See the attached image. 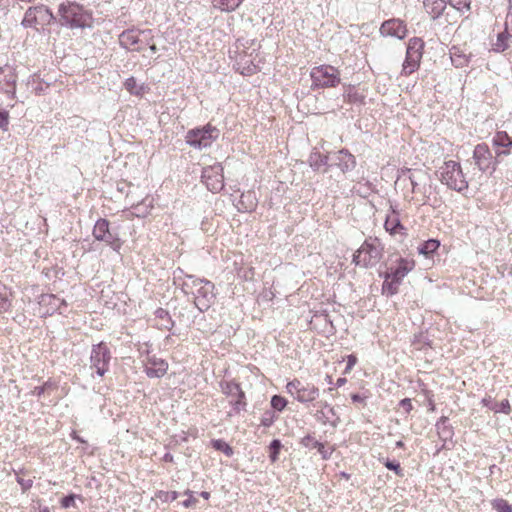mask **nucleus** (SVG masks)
Listing matches in <instances>:
<instances>
[{
	"label": "nucleus",
	"instance_id": "obj_1",
	"mask_svg": "<svg viewBox=\"0 0 512 512\" xmlns=\"http://www.w3.org/2000/svg\"><path fill=\"white\" fill-rule=\"evenodd\" d=\"M181 289L193 299L194 305L200 312L207 311L214 302V284L204 278L184 274Z\"/></svg>",
	"mask_w": 512,
	"mask_h": 512
},
{
	"label": "nucleus",
	"instance_id": "obj_2",
	"mask_svg": "<svg viewBox=\"0 0 512 512\" xmlns=\"http://www.w3.org/2000/svg\"><path fill=\"white\" fill-rule=\"evenodd\" d=\"M235 68L242 75H252L260 70V44L256 39H238L235 44Z\"/></svg>",
	"mask_w": 512,
	"mask_h": 512
},
{
	"label": "nucleus",
	"instance_id": "obj_3",
	"mask_svg": "<svg viewBox=\"0 0 512 512\" xmlns=\"http://www.w3.org/2000/svg\"><path fill=\"white\" fill-rule=\"evenodd\" d=\"M58 12L62 25L71 29H84L92 26V14L76 2L62 3L59 6Z\"/></svg>",
	"mask_w": 512,
	"mask_h": 512
},
{
	"label": "nucleus",
	"instance_id": "obj_4",
	"mask_svg": "<svg viewBox=\"0 0 512 512\" xmlns=\"http://www.w3.org/2000/svg\"><path fill=\"white\" fill-rule=\"evenodd\" d=\"M437 176L451 190L463 192L468 189V181L459 162L445 161L437 170Z\"/></svg>",
	"mask_w": 512,
	"mask_h": 512
},
{
	"label": "nucleus",
	"instance_id": "obj_5",
	"mask_svg": "<svg viewBox=\"0 0 512 512\" xmlns=\"http://www.w3.org/2000/svg\"><path fill=\"white\" fill-rule=\"evenodd\" d=\"M384 246L378 238L366 239L353 256L357 266L369 268L377 265L383 257Z\"/></svg>",
	"mask_w": 512,
	"mask_h": 512
},
{
	"label": "nucleus",
	"instance_id": "obj_6",
	"mask_svg": "<svg viewBox=\"0 0 512 512\" xmlns=\"http://www.w3.org/2000/svg\"><path fill=\"white\" fill-rule=\"evenodd\" d=\"M153 40L150 29H128L119 35V44L122 48L132 52H142Z\"/></svg>",
	"mask_w": 512,
	"mask_h": 512
},
{
	"label": "nucleus",
	"instance_id": "obj_7",
	"mask_svg": "<svg viewBox=\"0 0 512 512\" xmlns=\"http://www.w3.org/2000/svg\"><path fill=\"white\" fill-rule=\"evenodd\" d=\"M409 180L412 193L415 195H420L419 199L422 204H426L428 202L429 194L431 193V185L428 184L430 177L427 172L423 170H411L407 169L402 172V175L399 179L405 178Z\"/></svg>",
	"mask_w": 512,
	"mask_h": 512
},
{
	"label": "nucleus",
	"instance_id": "obj_8",
	"mask_svg": "<svg viewBox=\"0 0 512 512\" xmlns=\"http://www.w3.org/2000/svg\"><path fill=\"white\" fill-rule=\"evenodd\" d=\"M312 88L335 87L340 83L338 69L331 65H320L312 68L310 72Z\"/></svg>",
	"mask_w": 512,
	"mask_h": 512
},
{
	"label": "nucleus",
	"instance_id": "obj_9",
	"mask_svg": "<svg viewBox=\"0 0 512 512\" xmlns=\"http://www.w3.org/2000/svg\"><path fill=\"white\" fill-rule=\"evenodd\" d=\"M218 137L219 131L215 127L207 125L203 128L188 131L185 140L193 148L204 149L210 147Z\"/></svg>",
	"mask_w": 512,
	"mask_h": 512
},
{
	"label": "nucleus",
	"instance_id": "obj_10",
	"mask_svg": "<svg viewBox=\"0 0 512 512\" xmlns=\"http://www.w3.org/2000/svg\"><path fill=\"white\" fill-rule=\"evenodd\" d=\"M111 358V351L105 342L94 344L90 353V368L103 377L109 370Z\"/></svg>",
	"mask_w": 512,
	"mask_h": 512
},
{
	"label": "nucleus",
	"instance_id": "obj_11",
	"mask_svg": "<svg viewBox=\"0 0 512 512\" xmlns=\"http://www.w3.org/2000/svg\"><path fill=\"white\" fill-rule=\"evenodd\" d=\"M423 48L424 42L421 38L414 37L409 40L402 68V73L404 75L413 73L419 67Z\"/></svg>",
	"mask_w": 512,
	"mask_h": 512
},
{
	"label": "nucleus",
	"instance_id": "obj_12",
	"mask_svg": "<svg viewBox=\"0 0 512 512\" xmlns=\"http://www.w3.org/2000/svg\"><path fill=\"white\" fill-rule=\"evenodd\" d=\"M287 392L301 403H308L316 400L319 396V389L312 384H303L300 380L294 379L286 385Z\"/></svg>",
	"mask_w": 512,
	"mask_h": 512
},
{
	"label": "nucleus",
	"instance_id": "obj_13",
	"mask_svg": "<svg viewBox=\"0 0 512 512\" xmlns=\"http://www.w3.org/2000/svg\"><path fill=\"white\" fill-rule=\"evenodd\" d=\"M220 388L222 393L229 398V403L235 414L245 409V394L237 382L223 380L220 382Z\"/></svg>",
	"mask_w": 512,
	"mask_h": 512
},
{
	"label": "nucleus",
	"instance_id": "obj_14",
	"mask_svg": "<svg viewBox=\"0 0 512 512\" xmlns=\"http://www.w3.org/2000/svg\"><path fill=\"white\" fill-rule=\"evenodd\" d=\"M201 178L212 193H218L224 188L223 167L220 163L203 168Z\"/></svg>",
	"mask_w": 512,
	"mask_h": 512
},
{
	"label": "nucleus",
	"instance_id": "obj_15",
	"mask_svg": "<svg viewBox=\"0 0 512 512\" xmlns=\"http://www.w3.org/2000/svg\"><path fill=\"white\" fill-rule=\"evenodd\" d=\"M92 234L96 240L105 242L114 251H120L122 242L117 234H114L110 231L108 220L104 218L98 219L94 225Z\"/></svg>",
	"mask_w": 512,
	"mask_h": 512
},
{
	"label": "nucleus",
	"instance_id": "obj_16",
	"mask_svg": "<svg viewBox=\"0 0 512 512\" xmlns=\"http://www.w3.org/2000/svg\"><path fill=\"white\" fill-rule=\"evenodd\" d=\"M16 82V69L9 64L0 66V94L7 100L12 101L15 98Z\"/></svg>",
	"mask_w": 512,
	"mask_h": 512
},
{
	"label": "nucleus",
	"instance_id": "obj_17",
	"mask_svg": "<svg viewBox=\"0 0 512 512\" xmlns=\"http://www.w3.org/2000/svg\"><path fill=\"white\" fill-rule=\"evenodd\" d=\"M473 159L480 171L495 170L494 157L486 143H480L474 147Z\"/></svg>",
	"mask_w": 512,
	"mask_h": 512
},
{
	"label": "nucleus",
	"instance_id": "obj_18",
	"mask_svg": "<svg viewBox=\"0 0 512 512\" xmlns=\"http://www.w3.org/2000/svg\"><path fill=\"white\" fill-rule=\"evenodd\" d=\"M379 33L383 37H393L402 40L407 36L408 29L403 20L392 18L381 24Z\"/></svg>",
	"mask_w": 512,
	"mask_h": 512
},
{
	"label": "nucleus",
	"instance_id": "obj_19",
	"mask_svg": "<svg viewBox=\"0 0 512 512\" xmlns=\"http://www.w3.org/2000/svg\"><path fill=\"white\" fill-rule=\"evenodd\" d=\"M39 308L41 316H50L56 312L63 313L62 308L66 307V301L60 299L54 294H42L39 298Z\"/></svg>",
	"mask_w": 512,
	"mask_h": 512
},
{
	"label": "nucleus",
	"instance_id": "obj_20",
	"mask_svg": "<svg viewBox=\"0 0 512 512\" xmlns=\"http://www.w3.org/2000/svg\"><path fill=\"white\" fill-rule=\"evenodd\" d=\"M384 228L390 235H406V228L401 223L400 213L396 204L390 203Z\"/></svg>",
	"mask_w": 512,
	"mask_h": 512
},
{
	"label": "nucleus",
	"instance_id": "obj_21",
	"mask_svg": "<svg viewBox=\"0 0 512 512\" xmlns=\"http://www.w3.org/2000/svg\"><path fill=\"white\" fill-rule=\"evenodd\" d=\"M144 372L149 378H161L168 370V363L155 355H148L143 361Z\"/></svg>",
	"mask_w": 512,
	"mask_h": 512
},
{
	"label": "nucleus",
	"instance_id": "obj_22",
	"mask_svg": "<svg viewBox=\"0 0 512 512\" xmlns=\"http://www.w3.org/2000/svg\"><path fill=\"white\" fill-rule=\"evenodd\" d=\"M415 261L412 259L401 258L398 261L397 267L391 269V272L387 273V279H393L396 285H399L403 278L414 269Z\"/></svg>",
	"mask_w": 512,
	"mask_h": 512
},
{
	"label": "nucleus",
	"instance_id": "obj_23",
	"mask_svg": "<svg viewBox=\"0 0 512 512\" xmlns=\"http://www.w3.org/2000/svg\"><path fill=\"white\" fill-rule=\"evenodd\" d=\"M334 164L341 172L346 173L356 167V159L348 150L342 149L335 154Z\"/></svg>",
	"mask_w": 512,
	"mask_h": 512
},
{
	"label": "nucleus",
	"instance_id": "obj_24",
	"mask_svg": "<svg viewBox=\"0 0 512 512\" xmlns=\"http://www.w3.org/2000/svg\"><path fill=\"white\" fill-rule=\"evenodd\" d=\"M320 407L321 409L316 413L317 420L323 424H330L335 427L339 421V418L336 415L334 408L327 402H321Z\"/></svg>",
	"mask_w": 512,
	"mask_h": 512
},
{
	"label": "nucleus",
	"instance_id": "obj_25",
	"mask_svg": "<svg viewBox=\"0 0 512 512\" xmlns=\"http://www.w3.org/2000/svg\"><path fill=\"white\" fill-rule=\"evenodd\" d=\"M438 437L443 442L442 448L446 447V443L451 441L454 435L452 426L449 424L448 418L442 416L436 423Z\"/></svg>",
	"mask_w": 512,
	"mask_h": 512
},
{
	"label": "nucleus",
	"instance_id": "obj_26",
	"mask_svg": "<svg viewBox=\"0 0 512 512\" xmlns=\"http://www.w3.org/2000/svg\"><path fill=\"white\" fill-rule=\"evenodd\" d=\"M258 200L254 191H247L241 194L240 199L236 205L237 209L241 212H251L257 207Z\"/></svg>",
	"mask_w": 512,
	"mask_h": 512
},
{
	"label": "nucleus",
	"instance_id": "obj_27",
	"mask_svg": "<svg viewBox=\"0 0 512 512\" xmlns=\"http://www.w3.org/2000/svg\"><path fill=\"white\" fill-rule=\"evenodd\" d=\"M152 209H153V198L150 196H146L139 203L132 205L128 212L132 216L143 218V217H146L147 215H149Z\"/></svg>",
	"mask_w": 512,
	"mask_h": 512
},
{
	"label": "nucleus",
	"instance_id": "obj_28",
	"mask_svg": "<svg viewBox=\"0 0 512 512\" xmlns=\"http://www.w3.org/2000/svg\"><path fill=\"white\" fill-rule=\"evenodd\" d=\"M481 403L483 406L487 407L494 413H504L506 415H509L511 413V406L507 399H504L500 403H497L491 396H487L481 400Z\"/></svg>",
	"mask_w": 512,
	"mask_h": 512
},
{
	"label": "nucleus",
	"instance_id": "obj_29",
	"mask_svg": "<svg viewBox=\"0 0 512 512\" xmlns=\"http://www.w3.org/2000/svg\"><path fill=\"white\" fill-rule=\"evenodd\" d=\"M423 5L433 20L438 19L446 8L445 0H424Z\"/></svg>",
	"mask_w": 512,
	"mask_h": 512
},
{
	"label": "nucleus",
	"instance_id": "obj_30",
	"mask_svg": "<svg viewBox=\"0 0 512 512\" xmlns=\"http://www.w3.org/2000/svg\"><path fill=\"white\" fill-rule=\"evenodd\" d=\"M328 160L327 155H322L318 150L313 149L309 155L308 163L313 170L317 171L321 167L327 166Z\"/></svg>",
	"mask_w": 512,
	"mask_h": 512
},
{
	"label": "nucleus",
	"instance_id": "obj_31",
	"mask_svg": "<svg viewBox=\"0 0 512 512\" xmlns=\"http://www.w3.org/2000/svg\"><path fill=\"white\" fill-rule=\"evenodd\" d=\"M37 12H46L44 10V5L36 6L33 8H29L24 15L22 20V24L25 27H32L34 25L39 24Z\"/></svg>",
	"mask_w": 512,
	"mask_h": 512
},
{
	"label": "nucleus",
	"instance_id": "obj_32",
	"mask_svg": "<svg viewBox=\"0 0 512 512\" xmlns=\"http://www.w3.org/2000/svg\"><path fill=\"white\" fill-rule=\"evenodd\" d=\"M244 0H213L212 5L214 8L222 12L235 11Z\"/></svg>",
	"mask_w": 512,
	"mask_h": 512
},
{
	"label": "nucleus",
	"instance_id": "obj_33",
	"mask_svg": "<svg viewBox=\"0 0 512 512\" xmlns=\"http://www.w3.org/2000/svg\"><path fill=\"white\" fill-rule=\"evenodd\" d=\"M344 100L352 104H362L364 96L358 92L355 86H348L343 94Z\"/></svg>",
	"mask_w": 512,
	"mask_h": 512
},
{
	"label": "nucleus",
	"instance_id": "obj_34",
	"mask_svg": "<svg viewBox=\"0 0 512 512\" xmlns=\"http://www.w3.org/2000/svg\"><path fill=\"white\" fill-rule=\"evenodd\" d=\"M492 143L496 148H511L512 147V139L505 131L497 132L493 139Z\"/></svg>",
	"mask_w": 512,
	"mask_h": 512
},
{
	"label": "nucleus",
	"instance_id": "obj_35",
	"mask_svg": "<svg viewBox=\"0 0 512 512\" xmlns=\"http://www.w3.org/2000/svg\"><path fill=\"white\" fill-rule=\"evenodd\" d=\"M440 241L437 239H429L425 242H423L418 247L419 254L425 255L426 257H430L435 253V251L439 248Z\"/></svg>",
	"mask_w": 512,
	"mask_h": 512
},
{
	"label": "nucleus",
	"instance_id": "obj_36",
	"mask_svg": "<svg viewBox=\"0 0 512 512\" xmlns=\"http://www.w3.org/2000/svg\"><path fill=\"white\" fill-rule=\"evenodd\" d=\"M510 38V35L507 33V31L501 32L497 35L496 41L492 44L491 50L500 53L505 51L508 48V39Z\"/></svg>",
	"mask_w": 512,
	"mask_h": 512
},
{
	"label": "nucleus",
	"instance_id": "obj_37",
	"mask_svg": "<svg viewBox=\"0 0 512 512\" xmlns=\"http://www.w3.org/2000/svg\"><path fill=\"white\" fill-rule=\"evenodd\" d=\"M124 86L128 92L134 95H141L144 91V85H138L134 77H129L125 80Z\"/></svg>",
	"mask_w": 512,
	"mask_h": 512
},
{
	"label": "nucleus",
	"instance_id": "obj_38",
	"mask_svg": "<svg viewBox=\"0 0 512 512\" xmlns=\"http://www.w3.org/2000/svg\"><path fill=\"white\" fill-rule=\"evenodd\" d=\"M155 315L158 319L162 320V323L160 324L162 328L167 329V330L172 328L173 321H172L168 311H166L163 308H158L155 311Z\"/></svg>",
	"mask_w": 512,
	"mask_h": 512
},
{
	"label": "nucleus",
	"instance_id": "obj_39",
	"mask_svg": "<svg viewBox=\"0 0 512 512\" xmlns=\"http://www.w3.org/2000/svg\"><path fill=\"white\" fill-rule=\"evenodd\" d=\"M3 292H0V314L9 311L11 308V293L4 287Z\"/></svg>",
	"mask_w": 512,
	"mask_h": 512
},
{
	"label": "nucleus",
	"instance_id": "obj_40",
	"mask_svg": "<svg viewBox=\"0 0 512 512\" xmlns=\"http://www.w3.org/2000/svg\"><path fill=\"white\" fill-rule=\"evenodd\" d=\"M491 505L496 512H512V506L505 499H494L492 500Z\"/></svg>",
	"mask_w": 512,
	"mask_h": 512
},
{
	"label": "nucleus",
	"instance_id": "obj_41",
	"mask_svg": "<svg viewBox=\"0 0 512 512\" xmlns=\"http://www.w3.org/2000/svg\"><path fill=\"white\" fill-rule=\"evenodd\" d=\"M212 445L216 450L222 451L226 456L233 455L232 447L228 443H226L224 440H221V439L213 440Z\"/></svg>",
	"mask_w": 512,
	"mask_h": 512
},
{
	"label": "nucleus",
	"instance_id": "obj_42",
	"mask_svg": "<svg viewBox=\"0 0 512 512\" xmlns=\"http://www.w3.org/2000/svg\"><path fill=\"white\" fill-rule=\"evenodd\" d=\"M301 444L309 449H324V445L317 441L314 437L307 435L301 439Z\"/></svg>",
	"mask_w": 512,
	"mask_h": 512
},
{
	"label": "nucleus",
	"instance_id": "obj_43",
	"mask_svg": "<svg viewBox=\"0 0 512 512\" xmlns=\"http://www.w3.org/2000/svg\"><path fill=\"white\" fill-rule=\"evenodd\" d=\"M448 3L456 10L464 12L470 10L471 0H449Z\"/></svg>",
	"mask_w": 512,
	"mask_h": 512
},
{
	"label": "nucleus",
	"instance_id": "obj_44",
	"mask_svg": "<svg viewBox=\"0 0 512 512\" xmlns=\"http://www.w3.org/2000/svg\"><path fill=\"white\" fill-rule=\"evenodd\" d=\"M287 405V400L278 395H274L271 399V406L274 410L282 411Z\"/></svg>",
	"mask_w": 512,
	"mask_h": 512
},
{
	"label": "nucleus",
	"instance_id": "obj_45",
	"mask_svg": "<svg viewBox=\"0 0 512 512\" xmlns=\"http://www.w3.org/2000/svg\"><path fill=\"white\" fill-rule=\"evenodd\" d=\"M281 442L278 439H274L269 446L270 449V459L272 462H275L278 459V454L281 449Z\"/></svg>",
	"mask_w": 512,
	"mask_h": 512
},
{
	"label": "nucleus",
	"instance_id": "obj_46",
	"mask_svg": "<svg viewBox=\"0 0 512 512\" xmlns=\"http://www.w3.org/2000/svg\"><path fill=\"white\" fill-rule=\"evenodd\" d=\"M32 85H33V91L37 95L44 94L49 87L48 83L42 82L34 77L32 78Z\"/></svg>",
	"mask_w": 512,
	"mask_h": 512
},
{
	"label": "nucleus",
	"instance_id": "obj_47",
	"mask_svg": "<svg viewBox=\"0 0 512 512\" xmlns=\"http://www.w3.org/2000/svg\"><path fill=\"white\" fill-rule=\"evenodd\" d=\"M451 52V61L456 67H462L467 63V58L464 55L457 54L456 49Z\"/></svg>",
	"mask_w": 512,
	"mask_h": 512
},
{
	"label": "nucleus",
	"instance_id": "obj_48",
	"mask_svg": "<svg viewBox=\"0 0 512 512\" xmlns=\"http://www.w3.org/2000/svg\"><path fill=\"white\" fill-rule=\"evenodd\" d=\"M44 10L46 12H37L39 24H44L46 22L49 23L54 19V16H53L52 12L49 10V8L44 6Z\"/></svg>",
	"mask_w": 512,
	"mask_h": 512
},
{
	"label": "nucleus",
	"instance_id": "obj_49",
	"mask_svg": "<svg viewBox=\"0 0 512 512\" xmlns=\"http://www.w3.org/2000/svg\"><path fill=\"white\" fill-rule=\"evenodd\" d=\"M276 419V415L273 411H266L261 418V425L264 427H270Z\"/></svg>",
	"mask_w": 512,
	"mask_h": 512
},
{
	"label": "nucleus",
	"instance_id": "obj_50",
	"mask_svg": "<svg viewBox=\"0 0 512 512\" xmlns=\"http://www.w3.org/2000/svg\"><path fill=\"white\" fill-rule=\"evenodd\" d=\"M397 287H398V285L395 284L393 279H387V275H386L385 281L382 286L383 291H387L388 294L393 295L396 293Z\"/></svg>",
	"mask_w": 512,
	"mask_h": 512
},
{
	"label": "nucleus",
	"instance_id": "obj_51",
	"mask_svg": "<svg viewBox=\"0 0 512 512\" xmlns=\"http://www.w3.org/2000/svg\"><path fill=\"white\" fill-rule=\"evenodd\" d=\"M158 497L162 501H165V502L174 501L178 498V493L176 491H170V492L161 491V492H159Z\"/></svg>",
	"mask_w": 512,
	"mask_h": 512
},
{
	"label": "nucleus",
	"instance_id": "obj_52",
	"mask_svg": "<svg viewBox=\"0 0 512 512\" xmlns=\"http://www.w3.org/2000/svg\"><path fill=\"white\" fill-rule=\"evenodd\" d=\"M9 125V113L7 110L0 111V127L6 131Z\"/></svg>",
	"mask_w": 512,
	"mask_h": 512
},
{
	"label": "nucleus",
	"instance_id": "obj_53",
	"mask_svg": "<svg viewBox=\"0 0 512 512\" xmlns=\"http://www.w3.org/2000/svg\"><path fill=\"white\" fill-rule=\"evenodd\" d=\"M17 482L21 486L23 492L29 490L33 485V481L31 479H23L21 477H17Z\"/></svg>",
	"mask_w": 512,
	"mask_h": 512
},
{
	"label": "nucleus",
	"instance_id": "obj_54",
	"mask_svg": "<svg viewBox=\"0 0 512 512\" xmlns=\"http://www.w3.org/2000/svg\"><path fill=\"white\" fill-rule=\"evenodd\" d=\"M75 503V496L74 495H68V496H65L62 500H61V506L63 508H70L71 506H73Z\"/></svg>",
	"mask_w": 512,
	"mask_h": 512
},
{
	"label": "nucleus",
	"instance_id": "obj_55",
	"mask_svg": "<svg viewBox=\"0 0 512 512\" xmlns=\"http://www.w3.org/2000/svg\"><path fill=\"white\" fill-rule=\"evenodd\" d=\"M386 468L395 471L398 475L401 474L400 464L398 462H391L387 460L385 462Z\"/></svg>",
	"mask_w": 512,
	"mask_h": 512
},
{
	"label": "nucleus",
	"instance_id": "obj_56",
	"mask_svg": "<svg viewBox=\"0 0 512 512\" xmlns=\"http://www.w3.org/2000/svg\"><path fill=\"white\" fill-rule=\"evenodd\" d=\"M399 404H400L401 407L404 408V410L407 413H409L412 410V408H413L411 399H409V398L402 399Z\"/></svg>",
	"mask_w": 512,
	"mask_h": 512
},
{
	"label": "nucleus",
	"instance_id": "obj_57",
	"mask_svg": "<svg viewBox=\"0 0 512 512\" xmlns=\"http://www.w3.org/2000/svg\"><path fill=\"white\" fill-rule=\"evenodd\" d=\"M185 494L189 495V498L186 499L185 501H183L182 504H183L184 507L189 508L190 506H192L196 502V500L193 497L192 492L190 490H187L185 492Z\"/></svg>",
	"mask_w": 512,
	"mask_h": 512
},
{
	"label": "nucleus",
	"instance_id": "obj_58",
	"mask_svg": "<svg viewBox=\"0 0 512 512\" xmlns=\"http://www.w3.org/2000/svg\"><path fill=\"white\" fill-rule=\"evenodd\" d=\"M356 362H357V358H356V356H354V355H352V354H351V355H348V356H347V366H346V371L351 370V369L354 367V365L356 364Z\"/></svg>",
	"mask_w": 512,
	"mask_h": 512
},
{
	"label": "nucleus",
	"instance_id": "obj_59",
	"mask_svg": "<svg viewBox=\"0 0 512 512\" xmlns=\"http://www.w3.org/2000/svg\"><path fill=\"white\" fill-rule=\"evenodd\" d=\"M45 386L46 385H43V386H37L35 387L32 391H31V394L34 395V396H37V397H40L43 395L44 391H45Z\"/></svg>",
	"mask_w": 512,
	"mask_h": 512
},
{
	"label": "nucleus",
	"instance_id": "obj_60",
	"mask_svg": "<svg viewBox=\"0 0 512 512\" xmlns=\"http://www.w3.org/2000/svg\"><path fill=\"white\" fill-rule=\"evenodd\" d=\"M146 47H148L151 55L155 54L158 50L156 45L154 43H152V40L150 41V44L147 45Z\"/></svg>",
	"mask_w": 512,
	"mask_h": 512
},
{
	"label": "nucleus",
	"instance_id": "obj_61",
	"mask_svg": "<svg viewBox=\"0 0 512 512\" xmlns=\"http://www.w3.org/2000/svg\"><path fill=\"white\" fill-rule=\"evenodd\" d=\"M319 453L322 455L324 459H328L330 456V453L324 448V449H318Z\"/></svg>",
	"mask_w": 512,
	"mask_h": 512
},
{
	"label": "nucleus",
	"instance_id": "obj_62",
	"mask_svg": "<svg viewBox=\"0 0 512 512\" xmlns=\"http://www.w3.org/2000/svg\"><path fill=\"white\" fill-rule=\"evenodd\" d=\"M351 398L354 402H362L364 400V398L359 394H353Z\"/></svg>",
	"mask_w": 512,
	"mask_h": 512
},
{
	"label": "nucleus",
	"instance_id": "obj_63",
	"mask_svg": "<svg viewBox=\"0 0 512 512\" xmlns=\"http://www.w3.org/2000/svg\"><path fill=\"white\" fill-rule=\"evenodd\" d=\"M163 460L165 462H172L173 461V455L170 454V453H166L164 456H163Z\"/></svg>",
	"mask_w": 512,
	"mask_h": 512
},
{
	"label": "nucleus",
	"instance_id": "obj_64",
	"mask_svg": "<svg viewBox=\"0 0 512 512\" xmlns=\"http://www.w3.org/2000/svg\"><path fill=\"white\" fill-rule=\"evenodd\" d=\"M346 381H347L346 378H338L336 381V386L341 387L346 383Z\"/></svg>",
	"mask_w": 512,
	"mask_h": 512
}]
</instances>
